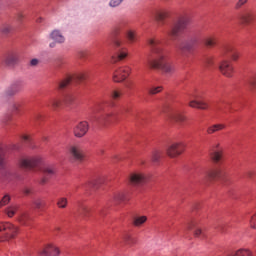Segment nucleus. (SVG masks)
Masks as SVG:
<instances>
[{
	"mask_svg": "<svg viewBox=\"0 0 256 256\" xmlns=\"http://www.w3.org/2000/svg\"><path fill=\"white\" fill-rule=\"evenodd\" d=\"M154 21L158 27H163V33L166 37H170L172 41H176V49L182 53H191L193 47L197 44V37L189 30V18L182 17L178 20L172 19L167 21L169 12L166 10H156L153 13Z\"/></svg>",
	"mask_w": 256,
	"mask_h": 256,
	"instance_id": "nucleus-1",
	"label": "nucleus"
},
{
	"mask_svg": "<svg viewBox=\"0 0 256 256\" xmlns=\"http://www.w3.org/2000/svg\"><path fill=\"white\" fill-rule=\"evenodd\" d=\"M135 43L137 41V34L135 31L125 29V23H120L113 31L112 47L114 49V55L111 57V63H117L127 57V42Z\"/></svg>",
	"mask_w": 256,
	"mask_h": 256,
	"instance_id": "nucleus-2",
	"label": "nucleus"
},
{
	"mask_svg": "<svg viewBox=\"0 0 256 256\" xmlns=\"http://www.w3.org/2000/svg\"><path fill=\"white\" fill-rule=\"evenodd\" d=\"M148 47L150 54L146 61L147 67L164 71V73H171V65H169L165 51H163V42L159 39H149Z\"/></svg>",
	"mask_w": 256,
	"mask_h": 256,
	"instance_id": "nucleus-3",
	"label": "nucleus"
},
{
	"mask_svg": "<svg viewBox=\"0 0 256 256\" xmlns=\"http://www.w3.org/2000/svg\"><path fill=\"white\" fill-rule=\"evenodd\" d=\"M109 107H115V103L111 101L107 104L96 105L88 118L93 127H97V125H105L107 121L115 119L119 113H127V111H129L127 108H120L115 112H109Z\"/></svg>",
	"mask_w": 256,
	"mask_h": 256,
	"instance_id": "nucleus-4",
	"label": "nucleus"
},
{
	"mask_svg": "<svg viewBox=\"0 0 256 256\" xmlns=\"http://www.w3.org/2000/svg\"><path fill=\"white\" fill-rule=\"evenodd\" d=\"M0 176L2 181H13V179L21 180V175L15 172L5 161V147L0 144Z\"/></svg>",
	"mask_w": 256,
	"mask_h": 256,
	"instance_id": "nucleus-5",
	"label": "nucleus"
},
{
	"mask_svg": "<svg viewBox=\"0 0 256 256\" xmlns=\"http://www.w3.org/2000/svg\"><path fill=\"white\" fill-rule=\"evenodd\" d=\"M87 79L86 73H80L76 76H67L64 80L57 82L58 91H65L73 85V83H79V81H85Z\"/></svg>",
	"mask_w": 256,
	"mask_h": 256,
	"instance_id": "nucleus-6",
	"label": "nucleus"
},
{
	"mask_svg": "<svg viewBox=\"0 0 256 256\" xmlns=\"http://www.w3.org/2000/svg\"><path fill=\"white\" fill-rule=\"evenodd\" d=\"M18 228L11 223L0 224V241H9L18 233Z\"/></svg>",
	"mask_w": 256,
	"mask_h": 256,
	"instance_id": "nucleus-7",
	"label": "nucleus"
},
{
	"mask_svg": "<svg viewBox=\"0 0 256 256\" xmlns=\"http://www.w3.org/2000/svg\"><path fill=\"white\" fill-rule=\"evenodd\" d=\"M18 163L22 169H35V167H41L43 162L40 157L29 158L22 156Z\"/></svg>",
	"mask_w": 256,
	"mask_h": 256,
	"instance_id": "nucleus-8",
	"label": "nucleus"
},
{
	"mask_svg": "<svg viewBox=\"0 0 256 256\" xmlns=\"http://www.w3.org/2000/svg\"><path fill=\"white\" fill-rule=\"evenodd\" d=\"M23 87H25V82H23V80H15L5 90L4 95H5V97H13V96L17 95V93L22 91Z\"/></svg>",
	"mask_w": 256,
	"mask_h": 256,
	"instance_id": "nucleus-9",
	"label": "nucleus"
},
{
	"mask_svg": "<svg viewBox=\"0 0 256 256\" xmlns=\"http://www.w3.org/2000/svg\"><path fill=\"white\" fill-rule=\"evenodd\" d=\"M64 100L63 102L52 98L50 103L48 105H50L53 109H58V107H61V105H63V103L65 105H71L73 103V101H75V96H73V94L66 92L64 95Z\"/></svg>",
	"mask_w": 256,
	"mask_h": 256,
	"instance_id": "nucleus-10",
	"label": "nucleus"
},
{
	"mask_svg": "<svg viewBox=\"0 0 256 256\" xmlns=\"http://www.w3.org/2000/svg\"><path fill=\"white\" fill-rule=\"evenodd\" d=\"M165 111L168 113V118L176 123H183L185 116L179 111L173 110L169 104H166Z\"/></svg>",
	"mask_w": 256,
	"mask_h": 256,
	"instance_id": "nucleus-11",
	"label": "nucleus"
},
{
	"mask_svg": "<svg viewBox=\"0 0 256 256\" xmlns=\"http://www.w3.org/2000/svg\"><path fill=\"white\" fill-rule=\"evenodd\" d=\"M131 69L129 67L118 68L113 72V80L116 83H121V81H125L129 76Z\"/></svg>",
	"mask_w": 256,
	"mask_h": 256,
	"instance_id": "nucleus-12",
	"label": "nucleus"
},
{
	"mask_svg": "<svg viewBox=\"0 0 256 256\" xmlns=\"http://www.w3.org/2000/svg\"><path fill=\"white\" fill-rule=\"evenodd\" d=\"M39 256H59L61 251L53 244L46 245L42 250L38 252Z\"/></svg>",
	"mask_w": 256,
	"mask_h": 256,
	"instance_id": "nucleus-13",
	"label": "nucleus"
},
{
	"mask_svg": "<svg viewBox=\"0 0 256 256\" xmlns=\"http://www.w3.org/2000/svg\"><path fill=\"white\" fill-rule=\"evenodd\" d=\"M129 181L131 185H145L149 181V178L141 173H133L130 175Z\"/></svg>",
	"mask_w": 256,
	"mask_h": 256,
	"instance_id": "nucleus-14",
	"label": "nucleus"
},
{
	"mask_svg": "<svg viewBox=\"0 0 256 256\" xmlns=\"http://www.w3.org/2000/svg\"><path fill=\"white\" fill-rule=\"evenodd\" d=\"M89 131V123L87 121L80 122L75 128H74V134L75 137H83L87 134Z\"/></svg>",
	"mask_w": 256,
	"mask_h": 256,
	"instance_id": "nucleus-15",
	"label": "nucleus"
},
{
	"mask_svg": "<svg viewBox=\"0 0 256 256\" xmlns=\"http://www.w3.org/2000/svg\"><path fill=\"white\" fill-rule=\"evenodd\" d=\"M183 153V144H172L167 148V155L169 157H177V155H181Z\"/></svg>",
	"mask_w": 256,
	"mask_h": 256,
	"instance_id": "nucleus-16",
	"label": "nucleus"
},
{
	"mask_svg": "<svg viewBox=\"0 0 256 256\" xmlns=\"http://www.w3.org/2000/svg\"><path fill=\"white\" fill-rule=\"evenodd\" d=\"M219 69L226 77H231L233 75V66H231V63L227 60L219 65Z\"/></svg>",
	"mask_w": 256,
	"mask_h": 256,
	"instance_id": "nucleus-17",
	"label": "nucleus"
},
{
	"mask_svg": "<svg viewBox=\"0 0 256 256\" xmlns=\"http://www.w3.org/2000/svg\"><path fill=\"white\" fill-rule=\"evenodd\" d=\"M43 178L41 180V184L45 185L47 183V179H51L53 175H55V170L51 166H44L42 168Z\"/></svg>",
	"mask_w": 256,
	"mask_h": 256,
	"instance_id": "nucleus-18",
	"label": "nucleus"
},
{
	"mask_svg": "<svg viewBox=\"0 0 256 256\" xmlns=\"http://www.w3.org/2000/svg\"><path fill=\"white\" fill-rule=\"evenodd\" d=\"M222 53H227L233 59V61H237V58L239 57L237 50L233 49V46L227 44L222 46Z\"/></svg>",
	"mask_w": 256,
	"mask_h": 256,
	"instance_id": "nucleus-19",
	"label": "nucleus"
},
{
	"mask_svg": "<svg viewBox=\"0 0 256 256\" xmlns=\"http://www.w3.org/2000/svg\"><path fill=\"white\" fill-rule=\"evenodd\" d=\"M208 179H225V172L221 169L216 168L206 173Z\"/></svg>",
	"mask_w": 256,
	"mask_h": 256,
	"instance_id": "nucleus-20",
	"label": "nucleus"
},
{
	"mask_svg": "<svg viewBox=\"0 0 256 256\" xmlns=\"http://www.w3.org/2000/svg\"><path fill=\"white\" fill-rule=\"evenodd\" d=\"M255 15L251 11H246L243 14H240L238 16V21L242 24L249 23L250 21H253Z\"/></svg>",
	"mask_w": 256,
	"mask_h": 256,
	"instance_id": "nucleus-21",
	"label": "nucleus"
},
{
	"mask_svg": "<svg viewBox=\"0 0 256 256\" xmlns=\"http://www.w3.org/2000/svg\"><path fill=\"white\" fill-rule=\"evenodd\" d=\"M70 154L75 159V161H83V152L77 146H72L70 148Z\"/></svg>",
	"mask_w": 256,
	"mask_h": 256,
	"instance_id": "nucleus-22",
	"label": "nucleus"
},
{
	"mask_svg": "<svg viewBox=\"0 0 256 256\" xmlns=\"http://www.w3.org/2000/svg\"><path fill=\"white\" fill-rule=\"evenodd\" d=\"M49 37L52 39V41H55V43H65V37L59 30L52 31Z\"/></svg>",
	"mask_w": 256,
	"mask_h": 256,
	"instance_id": "nucleus-23",
	"label": "nucleus"
},
{
	"mask_svg": "<svg viewBox=\"0 0 256 256\" xmlns=\"http://www.w3.org/2000/svg\"><path fill=\"white\" fill-rule=\"evenodd\" d=\"M105 183V178L98 177L92 181H90L85 187L86 189H97L99 185H103Z\"/></svg>",
	"mask_w": 256,
	"mask_h": 256,
	"instance_id": "nucleus-24",
	"label": "nucleus"
},
{
	"mask_svg": "<svg viewBox=\"0 0 256 256\" xmlns=\"http://www.w3.org/2000/svg\"><path fill=\"white\" fill-rule=\"evenodd\" d=\"M91 213H93L92 208H89L86 205L80 204L76 215H80L81 217H89Z\"/></svg>",
	"mask_w": 256,
	"mask_h": 256,
	"instance_id": "nucleus-25",
	"label": "nucleus"
},
{
	"mask_svg": "<svg viewBox=\"0 0 256 256\" xmlns=\"http://www.w3.org/2000/svg\"><path fill=\"white\" fill-rule=\"evenodd\" d=\"M195 100L190 101V107H194L195 109H207V103L199 100L197 96H194Z\"/></svg>",
	"mask_w": 256,
	"mask_h": 256,
	"instance_id": "nucleus-26",
	"label": "nucleus"
},
{
	"mask_svg": "<svg viewBox=\"0 0 256 256\" xmlns=\"http://www.w3.org/2000/svg\"><path fill=\"white\" fill-rule=\"evenodd\" d=\"M244 85L250 89L256 88V74L248 76L244 81Z\"/></svg>",
	"mask_w": 256,
	"mask_h": 256,
	"instance_id": "nucleus-27",
	"label": "nucleus"
},
{
	"mask_svg": "<svg viewBox=\"0 0 256 256\" xmlns=\"http://www.w3.org/2000/svg\"><path fill=\"white\" fill-rule=\"evenodd\" d=\"M4 63L8 65V67H12V65H15V63H17V54H8L4 59Z\"/></svg>",
	"mask_w": 256,
	"mask_h": 256,
	"instance_id": "nucleus-28",
	"label": "nucleus"
},
{
	"mask_svg": "<svg viewBox=\"0 0 256 256\" xmlns=\"http://www.w3.org/2000/svg\"><path fill=\"white\" fill-rule=\"evenodd\" d=\"M210 157L212 161H214V163H219L223 156L221 155V152L219 150L214 149L211 151Z\"/></svg>",
	"mask_w": 256,
	"mask_h": 256,
	"instance_id": "nucleus-29",
	"label": "nucleus"
},
{
	"mask_svg": "<svg viewBox=\"0 0 256 256\" xmlns=\"http://www.w3.org/2000/svg\"><path fill=\"white\" fill-rule=\"evenodd\" d=\"M30 220L31 215H29V212H23L22 214H20L19 221L23 225H27V223H29Z\"/></svg>",
	"mask_w": 256,
	"mask_h": 256,
	"instance_id": "nucleus-30",
	"label": "nucleus"
},
{
	"mask_svg": "<svg viewBox=\"0 0 256 256\" xmlns=\"http://www.w3.org/2000/svg\"><path fill=\"white\" fill-rule=\"evenodd\" d=\"M197 227V224L195 222H190L188 224V229H195L194 230V235L196 237H201V235H203V232L199 229V228H196Z\"/></svg>",
	"mask_w": 256,
	"mask_h": 256,
	"instance_id": "nucleus-31",
	"label": "nucleus"
},
{
	"mask_svg": "<svg viewBox=\"0 0 256 256\" xmlns=\"http://www.w3.org/2000/svg\"><path fill=\"white\" fill-rule=\"evenodd\" d=\"M127 199V197L125 196V194L119 192L114 194L112 201L113 203H121V201H125Z\"/></svg>",
	"mask_w": 256,
	"mask_h": 256,
	"instance_id": "nucleus-32",
	"label": "nucleus"
},
{
	"mask_svg": "<svg viewBox=\"0 0 256 256\" xmlns=\"http://www.w3.org/2000/svg\"><path fill=\"white\" fill-rule=\"evenodd\" d=\"M227 256H251V252L247 249H240L234 254H228Z\"/></svg>",
	"mask_w": 256,
	"mask_h": 256,
	"instance_id": "nucleus-33",
	"label": "nucleus"
},
{
	"mask_svg": "<svg viewBox=\"0 0 256 256\" xmlns=\"http://www.w3.org/2000/svg\"><path fill=\"white\" fill-rule=\"evenodd\" d=\"M1 33L3 35H9L10 33H13V27L9 24H3L1 27Z\"/></svg>",
	"mask_w": 256,
	"mask_h": 256,
	"instance_id": "nucleus-34",
	"label": "nucleus"
},
{
	"mask_svg": "<svg viewBox=\"0 0 256 256\" xmlns=\"http://www.w3.org/2000/svg\"><path fill=\"white\" fill-rule=\"evenodd\" d=\"M145 221H147V217L146 216H136L134 218V225L136 227H139V225H143V223H145Z\"/></svg>",
	"mask_w": 256,
	"mask_h": 256,
	"instance_id": "nucleus-35",
	"label": "nucleus"
},
{
	"mask_svg": "<svg viewBox=\"0 0 256 256\" xmlns=\"http://www.w3.org/2000/svg\"><path fill=\"white\" fill-rule=\"evenodd\" d=\"M123 239L128 245H133L137 242V240H135V238H133L129 233L124 234Z\"/></svg>",
	"mask_w": 256,
	"mask_h": 256,
	"instance_id": "nucleus-36",
	"label": "nucleus"
},
{
	"mask_svg": "<svg viewBox=\"0 0 256 256\" xmlns=\"http://www.w3.org/2000/svg\"><path fill=\"white\" fill-rule=\"evenodd\" d=\"M22 105H23V103H21V102L12 103L11 108H10L12 113H19V110L21 109Z\"/></svg>",
	"mask_w": 256,
	"mask_h": 256,
	"instance_id": "nucleus-37",
	"label": "nucleus"
},
{
	"mask_svg": "<svg viewBox=\"0 0 256 256\" xmlns=\"http://www.w3.org/2000/svg\"><path fill=\"white\" fill-rule=\"evenodd\" d=\"M123 1L125 0H110L108 5L109 7H111L112 9H115L119 6H121V4L123 3Z\"/></svg>",
	"mask_w": 256,
	"mask_h": 256,
	"instance_id": "nucleus-38",
	"label": "nucleus"
},
{
	"mask_svg": "<svg viewBox=\"0 0 256 256\" xmlns=\"http://www.w3.org/2000/svg\"><path fill=\"white\" fill-rule=\"evenodd\" d=\"M203 43H204L207 47H213V45H215V38L205 37V38L203 39Z\"/></svg>",
	"mask_w": 256,
	"mask_h": 256,
	"instance_id": "nucleus-39",
	"label": "nucleus"
},
{
	"mask_svg": "<svg viewBox=\"0 0 256 256\" xmlns=\"http://www.w3.org/2000/svg\"><path fill=\"white\" fill-rule=\"evenodd\" d=\"M17 213V206H10L6 209V214L8 217H13Z\"/></svg>",
	"mask_w": 256,
	"mask_h": 256,
	"instance_id": "nucleus-40",
	"label": "nucleus"
},
{
	"mask_svg": "<svg viewBox=\"0 0 256 256\" xmlns=\"http://www.w3.org/2000/svg\"><path fill=\"white\" fill-rule=\"evenodd\" d=\"M223 127H225V126L222 124H216L213 127L208 129V133H215V131H219V130L223 129Z\"/></svg>",
	"mask_w": 256,
	"mask_h": 256,
	"instance_id": "nucleus-41",
	"label": "nucleus"
},
{
	"mask_svg": "<svg viewBox=\"0 0 256 256\" xmlns=\"http://www.w3.org/2000/svg\"><path fill=\"white\" fill-rule=\"evenodd\" d=\"M57 205L60 207V209H65L67 207V198H60Z\"/></svg>",
	"mask_w": 256,
	"mask_h": 256,
	"instance_id": "nucleus-42",
	"label": "nucleus"
},
{
	"mask_svg": "<svg viewBox=\"0 0 256 256\" xmlns=\"http://www.w3.org/2000/svg\"><path fill=\"white\" fill-rule=\"evenodd\" d=\"M160 157H161V154L159 153V151L153 152L152 157H151L152 162L153 163H159Z\"/></svg>",
	"mask_w": 256,
	"mask_h": 256,
	"instance_id": "nucleus-43",
	"label": "nucleus"
},
{
	"mask_svg": "<svg viewBox=\"0 0 256 256\" xmlns=\"http://www.w3.org/2000/svg\"><path fill=\"white\" fill-rule=\"evenodd\" d=\"M203 63L206 66H211V65H213V58L211 56H205Z\"/></svg>",
	"mask_w": 256,
	"mask_h": 256,
	"instance_id": "nucleus-44",
	"label": "nucleus"
},
{
	"mask_svg": "<svg viewBox=\"0 0 256 256\" xmlns=\"http://www.w3.org/2000/svg\"><path fill=\"white\" fill-rule=\"evenodd\" d=\"M147 92L150 95H155L156 93H160L161 92V87H156V88H148Z\"/></svg>",
	"mask_w": 256,
	"mask_h": 256,
	"instance_id": "nucleus-45",
	"label": "nucleus"
},
{
	"mask_svg": "<svg viewBox=\"0 0 256 256\" xmlns=\"http://www.w3.org/2000/svg\"><path fill=\"white\" fill-rule=\"evenodd\" d=\"M9 201H11V198L8 195H5L0 201V206L3 207L4 205H7Z\"/></svg>",
	"mask_w": 256,
	"mask_h": 256,
	"instance_id": "nucleus-46",
	"label": "nucleus"
},
{
	"mask_svg": "<svg viewBox=\"0 0 256 256\" xmlns=\"http://www.w3.org/2000/svg\"><path fill=\"white\" fill-rule=\"evenodd\" d=\"M119 97H121V92L117 90L112 91L110 94L111 99H119Z\"/></svg>",
	"mask_w": 256,
	"mask_h": 256,
	"instance_id": "nucleus-47",
	"label": "nucleus"
},
{
	"mask_svg": "<svg viewBox=\"0 0 256 256\" xmlns=\"http://www.w3.org/2000/svg\"><path fill=\"white\" fill-rule=\"evenodd\" d=\"M55 69H61V65H63V59L62 58H57L55 60Z\"/></svg>",
	"mask_w": 256,
	"mask_h": 256,
	"instance_id": "nucleus-48",
	"label": "nucleus"
},
{
	"mask_svg": "<svg viewBox=\"0 0 256 256\" xmlns=\"http://www.w3.org/2000/svg\"><path fill=\"white\" fill-rule=\"evenodd\" d=\"M34 207L36 209H41V207H43V202L41 200H35L34 201Z\"/></svg>",
	"mask_w": 256,
	"mask_h": 256,
	"instance_id": "nucleus-49",
	"label": "nucleus"
},
{
	"mask_svg": "<svg viewBox=\"0 0 256 256\" xmlns=\"http://www.w3.org/2000/svg\"><path fill=\"white\" fill-rule=\"evenodd\" d=\"M38 65H39V59L33 58V59L30 61V66H31V67H37Z\"/></svg>",
	"mask_w": 256,
	"mask_h": 256,
	"instance_id": "nucleus-50",
	"label": "nucleus"
},
{
	"mask_svg": "<svg viewBox=\"0 0 256 256\" xmlns=\"http://www.w3.org/2000/svg\"><path fill=\"white\" fill-rule=\"evenodd\" d=\"M250 225L253 227V229H256V214L251 217Z\"/></svg>",
	"mask_w": 256,
	"mask_h": 256,
	"instance_id": "nucleus-51",
	"label": "nucleus"
},
{
	"mask_svg": "<svg viewBox=\"0 0 256 256\" xmlns=\"http://www.w3.org/2000/svg\"><path fill=\"white\" fill-rule=\"evenodd\" d=\"M85 57H87V52L85 51H80L78 53V59H85Z\"/></svg>",
	"mask_w": 256,
	"mask_h": 256,
	"instance_id": "nucleus-52",
	"label": "nucleus"
},
{
	"mask_svg": "<svg viewBox=\"0 0 256 256\" xmlns=\"http://www.w3.org/2000/svg\"><path fill=\"white\" fill-rule=\"evenodd\" d=\"M22 139L25 141V143H31V136L29 135H23Z\"/></svg>",
	"mask_w": 256,
	"mask_h": 256,
	"instance_id": "nucleus-53",
	"label": "nucleus"
},
{
	"mask_svg": "<svg viewBox=\"0 0 256 256\" xmlns=\"http://www.w3.org/2000/svg\"><path fill=\"white\" fill-rule=\"evenodd\" d=\"M246 2L247 0H238L236 4L237 9H239V7H241L242 5H245Z\"/></svg>",
	"mask_w": 256,
	"mask_h": 256,
	"instance_id": "nucleus-54",
	"label": "nucleus"
},
{
	"mask_svg": "<svg viewBox=\"0 0 256 256\" xmlns=\"http://www.w3.org/2000/svg\"><path fill=\"white\" fill-rule=\"evenodd\" d=\"M23 191H24L25 195H30V193H31V188L25 187V188L23 189Z\"/></svg>",
	"mask_w": 256,
	"mask_h": 256,
	"instance_id": "nucleus-55",
	"label": "nucleus"
},
{
	"mask_svg": "<svg viewBox=\"0 0 256 256\" xmlns=\"http://www.w3.org/2000/svg\"><path fill=\"white\" fill-rule=\"evenodd\" d=\"M98 215H105V208H100L99 210H98Z\"/></svg>",
	"mask_w": 256,
	"mask_h": 256,
	"instance_id": "nucleus-56",
	"label": "nucleus"
},
{
	"mask_svg": "<svg viewBox=\"0 0 256 256\" xmlns=\"http://www.w3.org/2000/svg\"><path fill=\"white\" fill-rule=\"evenodd\" d=\"M56 43H57V42H55V41H54V42H51V43L49 44V47H50L51 49H53V48L55 47Z\"/></svg>",
	"mask_w": 256,
	"mask_h": 256,
	"instance_id": "nucleus-57",
	"label": "nucleus"
},
{
	"mask_svg": "<svg viewBox=\"0 0 256 256\" xmlns=\"http://www.w3.org/2000/svg\"><path fill=\"white\" fill-rule=\"evenodd\" d=\"M41 119V116L39 114L34 115V120Z\"/></svg>",
	"mask_w": 256,
	"mask_h": 256,
	"instance_id": "nucleus-58",
	"label": "nucleus"
},
{
	"mask_svg": "<svg viewBox=\"0 0 256 256\" xmlns=\"http://www.w3.org/2000/svg\"><path fill=\"white\" fill-rule=\"evenodd\" d=\"M36 21H37V23H41V21H43V18L40 17Z\"/></svg>",
	"mask_w": 256,
	"mask_h": 256,
	"instance_id": "nucleus-59",
	"label": "nucleus"
},
{
	"mask_svg": "<svg viewBox=\"0 0 256 256\" xmlns=\"http://www.w3.org/2000/svg\"><path fill=\"white\" fill-rule=\"evenodd\" d=\"M217 109L219 110V111H223V107H221V106H217Z\"/></svg>",
	"mask_w": 256,
	"mask_h": 256,
	"instance_id": "nucleus-60",
	"label": "nucleus"
},
{
	"mask_svg": "<svg viewBox=\"0 0 256 256\" xmlns=\"http://www.w3.org/2000/svg\"><path fill=\"white\" fill-rule=\"evenodd\" d=\"M13 149H15V150L19 149V145H14Z\"/></svg>",
	"mask_w": 256,
	"mask_h": 256,
	"instance_id": "nucleus-61",
	"label": "nucleus"
},
{
	"mask_svg": "<svg viewBox=\"0 0 256 256\" xmlns=\"http://www.w3.org/2000/svg\"><path fill=\"white\" fill-rule=\"evenodd\" d=\"M6 121H11V116H7Z\"/></svg>",
	"mask_w": 256,
	"mask_h": 256,
	"instance_id": "nucleus-62",
	"label": "nucleus"
},
{
	"mask_svg": "<svg viewBox=\"0 0 256 256\" xmlns=\"http://www.w3.org/2000/svg\"><path fill=\"white\" fill-rule=\"evenodd\" d=\"M222 103H223V105H227V106H229V102H225V101H223Z\"/></svg>",
	"mask_w": 256,
	"mask_h": 256,
	"instance_id": "nucleus-63",
	"label": "nucleus"
},
{
	"mask_svg": "<svg viewBox=\"0 0 256 256\" xmlns=\"http://www.w3.org/2000/svg\"><path fill=\"white\" fill-rule=\"evenodd\" d=\"M253 175L252 172H248V177H251Z\"/></svg>",
	"mask_w": 256,
	"mask_h": 256,
	"instance_id": "nucleus-64",
	"label": "nucleus"
}]
</instances>
